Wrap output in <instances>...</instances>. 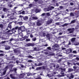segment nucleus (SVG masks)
Returning <instances> with one entry per match:
<instances>
[{"label":"nucleus","instance_id":"nucleus-1","mask_svg":"<svg viewBox=\"0 0 79 79\" xmlns=\"http://www.w3.org/2000/svg\"><path fill=\"white\" fill-rule=\"evenodd\" d=\"M18 29V26H17L15 27L12 29L11 30H9L8 31V32H11V31L13 32H16V30Z\"/></svg>","mask_w":79,"mask_h":79},{"label":"nucleus","instance_id":"nucleus-2","mask_svg":"<svg viewBox=\"0 0 79 79\" xmlns=\"http://www.w3.org/2000/svg\"><path fill=\"white\" fill-rule=\"evenodd\" d=\"M53 49L55 50H57L59 49V45L57 44H54V45L53 47Z\"/></svg>","mask_w":79,"mask_h":79},{"label":"nucleus","instance_id":"nucleus-3","mask_svg":"<svg viewBox=\"0 0 79 79\" xmlns=\"http://www.w3.org/2000/svg\"><path fill=\"white\" fill-rule=\"evenodd\" d=\"M18 29H20L22 30V31H24V29H25V27L24 26H21L20 27H18Z\"/></svg>","mask_w":79,"mask_h":79},{"label":"nucleus","instance_id":"nucleus-4","mask_svg":"<svg viewBox=\"0 0 79 79\" xmlns=\"http://www.w3.org/2000/svg\"><path fill=\"white\" fill-rule=\"evenodd\" d=\"M10 76L11 79H16V78L15 77V74H10Z\"/></svg>","mask_w":79,"mask_h":79},{"label":"nucleus","instance_id":"nucleus-5","mask_svg":"<svg viewBox=\"0 0 79 79\" xmlns=\"http://www.w3.org/2000/svg\"><path fill=\"white\" fill-rule=\"evenodd\" d=\"M68 31H70L69 33L71 34L74 31V29L73 28L69 29H68Z\"/></svg>","mask_w":79,"mask_h":79},{"label":"nucleus","instance_id":"nucleus-6","mask_svg":"<svg viewBox=\"0 0 79 79\" xmlns=\"http://www.w3.org/2000/svg\"><path fill=\"white\" fill-rule=\"evenodd\" d=\"M42 23H41L40 22H38L37 23V25L38 26H40L41 24H42Z\"/></svg>","mask_w":79,"mask_h":79},{"label":"nucleus","instance_id":"nucleus-7","mask_svg":"<svg viewBox=\"0 0 79 79\" xmlns=\"http://www.w3.org/2000/svg\"><path fill=\"white\" fill-rule=\"evenodd\" d=\"M18 29V32L19 34L21 33L23 31L21 30V29Z\"/></svg>","mask_w":79,"mask_h":79},{"label":"nucleus","instance_id":"nucleus-8","mask_svg":"<svg viewBox=\"0 0 79 79\" xmlns=\"http://www.w3.org/2000/svg\"><path fill=\"white\" fill-rule=\"evenodd\" d=\"M62 75H60L58 76V77H63V76H64V73H61Z\"/></svg>","mask_w":79,"mask_h":79},{"label":"nucleus","instance_id":"nucleus-9","mask_svg":"<svg viewBox=\"0 0 79 79\" xmlns=\"http://www.w3.org/2000/svg\"><path fill=\"white\" fill-rule=\"evenodd\" d=\"M54 7L53 6H50L48 7V9L49 10H52V9H54Z\"/></svg>","mask_w":79,"mask_h":79},{"label":"nucleus","instance_id":"nucleus-10","mask_svg":"<svg viewBox=\"0 0 79 79\" xmlns=\"http://www.w3.org/2000/svg\"><path fill=\"white\" fill-rule=\"evenodd\" d=\"M7 68H8V67H6L5 68V71L3 72V75H5V73H6V71L7 69Z\"/></svg>","mask_w":79,"mask_h":79},{"label":"nucleus","instance_id":"nucleus-11","mask_svg":"<svg viewBox=\"0 0 79 79\" xmlns=\"http://www.w3.org/2000/svg\"><path fill=\"white\" fill-rule=\"evenodd\" d=\"M28 16H25L23 17V19L24 20H26V19H28Z\"/></svg>","mask_w":79,"mask_h":79},{"label":"nucleus","instance_id":"nucleus-12","mask_svg":"<svg viewBox=\"0 0 79 79\" xmlns=\"http://www.w3.org/2000/svg\"><path fill=\"white\" fill-rule=\"evenodd\" d=\"M10 48V47L9 46H7L6 47L5 49L6 50H9Z\"/></svg>","mask_w":79,"mask_h":79},{"label":"nucleus","instance_id":"nucleus-13","mask_svg":"<svg viewBox=\"0 0 79 79\" xmlns=\"http://www.w3.org/2000/svg\"><path fill=\"white\" fill-rule=\"evenodd\" d=\"M76 40V38H73L72 39L71 41L72 42H74V41H75V40Z\"/></svg>","mask_w":79,"mask_h":79},{"label":"nucleus","instance_id":"nucleus-14","mask_svg":"<svg viewBox=\"0 0 79 79\" xmlns=\"http://www.w3.org/2000/svg\"><path fill=\"white\" fill-rule=\"evenodd\" d=\"M73 71V69H69V72H72V71Z\"/></svg>","mask_w":79,"mask_h":79},{"label":"nucleus","instance_id":"nucleus-15","mask_svg":"<svg viewBox=\"0 0 79 79\" xmlns=\"http://www.w3.org/2000/svg\"><path fill=\"white\" fill-rule=\"evenodd\" d=\"M67 51H68V52H69V53H70V52H72V50L71 49H68Z\"/></svg>","mask_w":79,"mask_h":79},{"label":"nucleus","instance_id":"nucleus-16","mask_svg":"<svg viewBox=\"0 0 79 79\" xmlns=\"http://www.w3.org/2000/svg\"><path fill=\"white\" fill-rule=\"evenodd\" d=\"M11 24V23H9V24L8 25V27H9V28H10V29H11V26L10 25V24Z\"/></svg>","mask_w":79,"mask_h":79},{"label":"nucleus","instance_id":"nucleus-17","mask_svg":"<svg viewBox=\"0 0 79 79\" xmlns=\"http://www.w3.org/2000/svg\"><path fill=\"white\" fill-rule=\"evenodd\" d=\"M52 22V20H51L50 21H48L47 22V24H50V23H51Z\"/></svg>","mask_w":79,"mask_h":79},{"label":"nucleus","instance_id":"nucleus-18","mask_svg":"<svg viewBox=\"0 0 79 79\" xmlns=\"http://www.w3.org/2000/svg\"><path fill=\"white\" fill-rule=\"evenodd\" d=\"M74 77V75H72L70 77H69V79H71V78H73Z\"/></svg>","mask_w":79,"mask_h":79},{"label":"nucleus","instance_id":"nucleus-19","mask_svg":"<svg viewBox=\"0 0 79 79\" xmlns=\"http://www.w3.org/2000/svg\"><path fill=\"white\" fill-rule=\"evenodd\" d=\"M40 10H39L37 9H36L35 12L36 13H39V12H40Z\"/></svg>","mask_w":79,"mask_h":79},{"label":"nucleus","instance_id":"nucleus-20","mask_svg":"<svg viewBox=\"0 0 79 79\" xmlns=\"http://www.w3.org/2000/svg\"><path fill=\"white\" fill-rule=\"evenodd\" d=\"M76 21V20H73L71 22V24H73V23H74Z\"/></svg>","mask_w":79,"mask_h":79},{"label":"nucleus","instance_id":"nucleus-21","mask_svg":"<svg viewBox=\"0 0 79 79\" xmlns=\"http://www.w3.org/2000/svg\"><path fill=\"white\" fill-rule=\"evenodd\" d=\"M32 19H38V18L36 17H32Z\"/></svg>","mask_w":79,"mask_h":79},{"label":"nucleus","instance_id":"nucleus-22","mask_svg":"<svg viewBox=\"0 0 79 79\" xmlns=\"http://www.w3.org/2000/svg\"><path fill=\"white\" fill-rule=\"evenodd\" d=\"M3 10L4 11H6L7 10V9L6 8H3Z\"/></svg>","mask_w":79,"mask_h":79},{"label":"nucleus","instance_id":"nucleus-23","mask_svg":"<svg viewBox=\"0 0 79 79\" xmlns=\"http://www.w3.org/2000/svg\"><path fill=\"white\" fill-rule=\"evenodd\" d=\"M42 63H40L38 64V66H42Z\"/></svg>","mask_w":79,"mask_h":79},{"label":"nucleus","instance_id":"nucleus-24","mask_svg":"<svg viewBox=\"0 0 79 79\" xmlns=\"http://www.w3.org/2000/svg\"><path fill=\"white\" fill-rule=\"evenodd\" d=\"M19 35H20V36H21V37H23V34L22 33H19Z\"/></svg>","mask_w":79,"mask_h":79},{"label":"nucleus","instance_id":"nucleus-25","mask_svg":"<svg viewBox=\"0 0 79 79\" xmlns=\"http://www.w3.org/2000/svg\"><path fill=\"white\" fill-rule=\"evenodd\" d=\"M27 38V37L25 36L24 38H22V39H23V40H25V39H26Z\"/></svg>","mask_w":79,"mask_h":79},{"label":"nucleus","instance_id":"nucleus-26","mask_svg":"<svg viewBox=\"0 0 79 79\" xmlns=\"http://www.w3.org/2000/svg\"><path fill=\"white\" fill-rule=\"evenodd\" d=\"M32 41H34V42H35V41L36 40V38H33L32 39Z\"/></svg>","mask_w":79,"mask_h":79},{"label":"nucleus","instance_id":"nucleus-27","mask_svg":"<svg viewBox=\"0 0 79 79\" xmlns=\"http://www.w3.org/2000/svg\"><path fill=\"white\" fill-rule=\"evenodd\" d=\"M70 15L71 16H74V14L73 13H71L70 14Z\"/></svg>","mask_w":79,"mask_h":79},{"label":"nucleus","instance_id":"nucleus-28","mask_svg":"<svg viewBox=\"0 0 79 79\" xmlns=\"http://www.w3.org/2000/svg\"><path fill=\"white\" fill-rule=\"evenodd\" d=\"M3 26L2 24L0 25V27L1 28H3Z\"/></svg>","mask_w":79,"mask_h":79},{"label":"nucleus","instance_id":"nucleus-29","mask_svg":"<svg viewBox=\"0 0 79 79\" xmlns=\"http://www.w3.org/2000/svg\"><path fill=\"white\" fill-rule=\"evenodd\" d=\"M46 15L47 16H50V14L49 13H46Z\"/></svg>","mask_w":79,"mask_h":79},{"label":"nucleus","instance_id":"nucleus-30","mask_svg":"<svg viewBox=\"0 0 79 79\" xmlns=\"http://www.w3.org/2000/svg\"><path fill=\"white\" fill-rule=\"evenodd\" d=\"M31 46L33 47V46H34V44L32 43H31Z\"/></svg>","mask_w":79,"mask_h":79},{"label":"nucleus","instance_id":"nucleus-31","mask_svg":"<svg viewBox=\"0 0 79 79\" xmlns=\"http://www.w3.org/2000/svg\"><path fill=\"white\" fill-rule=\"evenodd\" d=\"M25 12L24 11H23L22 12V15H24L25 14Z\"/></svg>","mask_w":79,"mask_h":79},{"label":"nucleus","instance_id":"nucleus-32","mask_svg":"<svg viewBox=\"0 0 79 79\" xmlns=\"http://www.w3.org/2000/svg\"><path fill=\"white\" fill-rule=\"evenodd\" d=\"M27 57H29V58H31L32 59L34 58L33 57L32 58V56H27Z\"/></svg>","mask_w":79,"mask_h":79},{"label":"nucleus","instance_id":"nucleus-33","mask_svg":"<svg viewBox=\"0 0 79 79\" xmlns=\"http://www.w3.org/2000/svg\"><path fill=\"white\" fill-rule=\"evenodd\" d=\"M19 25H22V24H23V22H19Z\"/></svg>","mask_w":79,"mask_h":79},{"label":"nucleus","instance_id":"nucleus-34","mask_svg":"<svg viewBox=\"0 0 79 79\" xmlns=\"http://www.w3.org/2000/svg\"><path fill=\"white\" fill-rule=\"evenodd\" d=\"M46 37H48V38L50 37V35L49 34H48L46 35Z\"/></svg>","mask_w":79,"mask_h":79},{"label":"nucleus","instance_id":"nucleus-35","mask_svg":"<svg viewBox=\"0 0 79 79\" xmlns=\"http://www.w3.org/2000/svg\"><path fill=\"white\" fill-rule=\"evenodd\" d=\"M41 68L40 67H39L36 69V70H39V69H40Z\"/></svg>","mask_w":79,"mask_h":79},{"label":"nucleus","instance_id":"nucleus-36","mask_svg":"<svg viewBox=\"0 0 79 79\" xmlns=\"http://www.w3.org/2000/svg\"><path fill=\"white\" fill-rule=\"evenodd\" d=\"M48 49V50H51V48L50 47H48L47 48Z\"/></svg>","mask_w":79,"mask_h":79},{"label":"nucleus","instance_id":"nucleus-37","mask_svg":"<svg viewBox=\"0 0 79 79\" xmlns=\"http://www.w3.org/2000/svg\"><path fill=\"white\" fill-rule=\"evenodd\" d=\"M61 70H62V72H64V71H65V69H61Z\"/></svg>","mask_w":79,"mask_h":79},{"label":"nucleus","instance_id":"nucleus-38","mask_svg":"<svg viewBox=\"0 0 79 79\" xmlns=\"http://www.w3.org/2000/svg\"><path fill=\"white\" fill-rule=\"evenodd\" d=\"M27 76H30V75L31 74L30 73H27Z\"/></svg>","mask_w":79,"mask_h":79},{"label":"nucleus","instance_id":"nucleus-39","mask_svg":"<svg viewBox=\"0 0 79 79\" xmlns=\"http://www.w3.org/2000/svg\"><path fill=\"white\" fill-rule=\"evenodd\" d=\"M26 40V41H30V39H27Z\"/></svg>","mask_w":79,"mask_h":79},{"label":"nucleus","instance_id":"nucleus-40","mask_svg":"<svg viewBox=\"0 0 79 79\" xmlns=\"http://www.w3.org/2000/svg\"><path fill=\"white\" fill-rule=\"evenodd\" d=\"M27 45L28 46H31V43H28Z\"/></svg>","mask_w":79,"mask_h":79},{"label":"nucleus","instance_id":"nucleus-41","mask_svg":"<svg viewBox=\"0 0 79 79\" xmlns=\"http://www.w3.org/2000/svg\"><path fill=\"white\" fill-rule=\"evenodd\" d=\"M30 37H31V38H32L33 37V35H32V34H31L30 35Z\"/></svg>","mask_w":79,"mask_h":79},{"label":"nucleus","instance_id":"nucleus-42","mask_svg":"<svg viewBox=\"0 0 79 79\" xmlns=\"http://www.w3.org/2000/svg\"><path fill=\"white\" fill-rule=\"evenodd\" d=\"M29 6H30V7H31L32 6V4H30L29 5Z\"/></svg>","mask_w":79,"mask_h":79},{"label":"nucleus","instance_id":"nucleus-43","mask_svg":"<svg viewBox=\"0 0 79 79\" xmlns=\"http://www.w3.org/2000/svg\"><path fill=\"white\" fill-rule=\"evenodd\" d=\"M35 79H42L40 77H38L37 78H35Z\"/></svg>","mask_w":79,"mask_h":79},{"label":"nucleus","instance_id":"nucleus-44","mask_svg":"<svg viewBox=\"0 0 79 79\" xmlns=\"http://www.w3.org/2000/svg\"><path fill=\"white\" fill-rule=\"evenodd\" d=\"M34 50L35 51H37V48L36 47H35L34 48Z\"/></svg>","mask_w":79,"mask_h":79},{"label":"nucleus","instance_id":"nucleus-45","mask_svg":"<svg viewBox=\"0 0 79 79\" xmlns=\"http://www.w3.org/2000/svg\"><path fill=\"white\" fill-rule=\"evenodd\" d=\"M73 68L74 69H77V67H76V66H73Z\"/></svg>","mask_w":79,"mask_h":79},{"label":"nucleus","instance_id":"nucleus-46","mask_svg":"<svg viewBox=\"0 0 79 79\" xmlns=\"http://www.w3.org/2000/svg\"><path fill=\"white\" fill-rule=\"evenodd\" d=\"M70 4L71 5H74V4H73V2H70Z\"/></svg>","mask_w":79,"mask_h":79},{"label":"nucleus","instance_id":"nucleus-47","mask_svg":"<svg viewBox=\"0 0 79 79\" xmlns=\"http://www.w3.org/2000/svg\"><path fill=\"white\" fill-rule=\"evenodd\" d=\"M14 71H15V73H16V70H17V69H14Z\"/></svg>","mask_w":79,"mask_h":79},{"label":"nucleus","instance_id":"nucleus-48","mask_svg":"<svg viewBox=\"0 0 79 79\" xmlns=\"http://www.w3.org/2000/svg\"><path fill=\"white\" fill-rule=\"evenodd\" d=\"M45 15V13H43L42 15L41 16H44Z\"/></svg>","mask_w":79,"mask_h":79},{"label":"nucleus","instance_id":"nucleus-49","mask_svg":"<svg viewBox=\"0 0 79 79\" xmlns=\"http://www.w3.org/2000/svg\"><path fill=\"white\" fill-rule=\"evenodd\" d=\"M35 65L36 66H38V64H37L36 63L35 64Z\"/></svg>","mask_w":79,"mask_h":79},{"label":"nucleus","instance_id":"nucleus-50","mask_svg":"<svg viewBox=\"0 0 79 79\" xmlns=\"http://www.w3.org/2000/svg\"><path fill=\"white\" fill-rule=\"evenodd\" d=\"M76 64H77V65H78V66H79V62L77 63Z\"/></svg>","mask_w":79,"mask_h":79},{"label":"nucleus","instance_id":"nucleus-51","mask_svg":"<svg viewBox=\"0 0 79 79\" xmlns=\"http://www.w3.org/2000/svg\"><path fill=\"white\" fill-rule=\"evenodd\" d=\"M73 53H76V51H73Z\"/></svg>","mask_w":79,"mask_h":79},{"label":"nucleus","instance_id":"nucleus-52","mask_svg":"<svg viewBox=\"0 0 79 79\" xmlns=\"http://www.w3.org/2000/svg\"><path fill=\"white\" fill-rule=\"evenodd\" d=\"M72 37H76V35H71V36Z\"/></svg>","mask_w":79,"mask_h":79},{"label":"nucleus","instance_id":"nucleus-53","mask_svg":"<svg viewBox=\"0 0 79 79\" xmlns=\"http://www.w3.org/2000/svg\"><path fill=\"white\" fill-rule=\"evenodd\" d=\"M13 40V39H11L10 40V42H11V41Z\"/></svg>","mask_w":79,"mask_h":79},{"label":"nucleus","instance_id":"nucleus-54","mask_svg":"<svg viewBox=\"0 0 79 79\" xmlns=\"http://www.w3.org/2000/svg\"><path fill=\"white\" fill-rule=\"evenodd\" d=\"M43 35L44 36H45V35H46V34H45V33H44L43 34Z\"/></svg>","mask_w":79,"mask_h":79},{"label":"nucleus","instance_id":"nucleus-55","mask_svg":"<svg viewBox=\"0 0 79 79\" xmlns=\"http://www.w3.org/2000/svg\"><path fill=\"white\" fill-rule=\"evenodd\" d=\"M75 45H79V43L78 44H75Z\"/></svg>","mask_w":79,"mask_h":79},{"label":"nucleus","instance_id":"nucleus-56","mask_svg":"<svg viewBox=\"0 0 79 79\" xmlns=\"http://www.w3.org/2000/svg\"><path fill=\"white\" fill-rule=\"evenodd\" d=\"M76 59L77 60H79V58L78 57H77L76 58Z\"/></svg>","mask_w":79,"mask_h":79},{"label":"nucleus","instance_id":"nucleus-57","mask_svg":"<svg viewBox=\"0 0 79 79\" xmlns=\"http://www.w3.org/2000/svg\"><path fill=\"white\" fill-rule=\"evenodd\" d=\"M62 50H65V48H62Z\"/></svg>","mask_w":79,"mask_h":79},{"label":"nucleus","instance_id":"nucleus-58","mask_svg":"<svg viewBox=\"0 0 79 79\" xmlns=\"http://www.w3.org/2000/svg\"><path fill=\"white\" fill-rule=\"evenodd\" d=\"M45 53L46 55H48V52H45Z\"/></svg>","mask_w":79,"mask_h":79},{"label":"nucleus","instance_id":"nucleus-59","mask_svg":"<svg viewBox=\"0 0 79 79\" xmlns=\"http://www.w3.org/2000/svg\"><path fill=\"white\" fill-rule=\"evenodd\" d=\"M28 62H32V60H29L28 61Z\"/></svg>","mask_w":79,"mask_h":79},{"label":"nucleus","instance_id":"nucleus-60","mask_svg":"<svg viewBox=\"0 0 79 79\" xmlns=\"http://www.w3.org/2000/svg\"><path fill=\"white\" fill-rule=\"evenodd\" d=\"M44 46H45V47H47V46H48V45L46 44L44 45Z\"/></svg>","mask_w":79,"mask_h":79},{"label":"nucleus","instance_id":"nucleus-61","mask_svg":"<svg viewBox=\"0 0 79 79\" xmlns=\"http://www.w3.org/2000/svg\"><path fill=\"white\" fill-rule=\"evenodd\" d=\"M32 25H33V26H34V25H35V23H32Z\"/></svg>","mask_w":79,"mask_h":79},{"label":"nucleus","instance_id":"nucleus-62","mask_svg":"<svg viewBox=\"0 0 79 79\" xmlns=\"http://www.w3.org/2000/svg\"><path fill=\"white\" fill-rule=\"evenodd\" d=\"M3 54H0V56H3Z\"/></svg>","mask_w":79,"mask_h":79},{"label":"nucleus","instance_id":"nucleus-63","mask_svg":"<svg viewBox=\"0 0 79 79\" xmlns=\"http://www.w3.org/2000/svg\"><path fill=\"white\" fill-rule=\"evenodd\" d=\"M4 15H2V18H4Z\"/></svg>","mask_w":79,"mask_h":79},{"label":"nucleus","instance_id":"nucleus-64","mask_svg":"<svg viewBox=\"0 0 79 79\" xmlns=\"http://www.w3.org/2000/svg\"><path fill=\"white\" fill-rule=\"evenodd\" d=\"M62 34H63V33H59V35H61Z\"/></svg>","mask_w":79,"mask_h":79}]
</instances>
